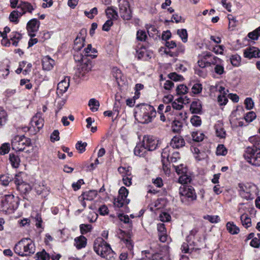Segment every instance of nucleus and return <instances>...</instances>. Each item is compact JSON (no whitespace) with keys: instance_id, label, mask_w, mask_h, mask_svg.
<instances>
[{"instance_id":"nucleus-18","label":"nucleus","mask_w":260,"mask_h":260,"mask_svg":"<svg viewBox=\"0 0 260 260\" xmlns=\"http://www.w3.org/2000/svg\"><path fill=\"white\" fill-rule=\"evenodd\" d=\"M170 145L174 148H179L185 145V141L181 137L175 136L172 139Z\"/></svg>"},{"instance_id":"nucleus-53","label":"nucleus","mask_w":260,"mask_h":260,"mask_svg":"<svg viewBox=\"0 0 260 260\" xmlns=\"http://www.w3.org/2000/svg\"><path fill=\"white\" fill-rule=\"evenodd\" d=\"M173 167L178 174H184L187 172V169L186 167H184L183 164H180L178 166H173Z\"/></svg>"},{"instance_id":"nucleus-56","label":"nucleus","mask_w":260,"mask_h":260,"mask_svg":"<svg viewBox=\"0 0 260 260\" xmlns=\"http://www.w3.org/2000/svg\"><path fill=\"white\" fill-rule=\"evenodd\" d=\"M22 173L20 172L17 174L13 179L14 182L17 186L24 182L22 177Z\"/></svg>"},{"instance_id":"nucleus-30","label":"nucleus","mask_w":260,"mask_h":260,"mask_svg":"<svg viewBox=\"0 0 260 260\" xmlns=\"http://www.w3.org/2000/svg\"><path fill=\"white\" fill-rule=\"evenodd\" d=\"M212 56V54L210 52L205 51L199 55V60L205 62L207 65H210L209 58Z\"/></svg>"},{"instance_id":"nucleus-27","label":"nucleus","mask_w":260,"mask_h":260,"mask_svg":"<svg viewBox=\"0 0 260 260\" xmlns=\"http://www.w3.org/2000/svg\"><path fill=\"white\" fill-rule=\"evenodd\" d=\"M129 202V199H124L123 197L118 196L116 199H114V205L115 207L121 208L123 207L124 204H128Z\"/></svg>"},{"instance_id":"nucleus-1","label":"nucleus","mask_w":260,"mask_h":260,"mask_svg":"<svg viewBox=\"0 0 260 260\" xmlns=\"http://www.w3.org/2000/svg\"><path fill=\"white\" fill-rule=\"evenodd\" d=\"M14 251L21 256H30L36 251L35 245L29 238L22 239L14 247Z\"/></svg>"},{"instance_id":"nucleus-49","label":"nucleus","mask_w":260,"mask_h":260,"mask_svg":"<svg viewBox=\"0 0 260 260\" xmlns=\"http://www.w3.org/2000/svg\"><path fill=\"white\" fill-rule=\"evenodd\" d=\"M227 152V149L223 145H219L217 147L216 154L217 155H225Z\"/></svg>"},{"instance_id":"nucleus-40","label":"nucleus","mask_w":260,"mask_h":260,"mask_svg":"<svg viewBox=\"0 0 260 260\" xmlns=\"http://www.w3.org/2000/svg\"><path fill=\"white\" fill-rule=\"evenodd\" d=\"M87 144L86 142H82V141H78L76 144V148L80 153H83L86 150V147Z\"/></svg>"},{"instance_id":"nucleus-24","label":"nucleus","mask_w":260,"mask_h":260,"mask_svg":"<svg viewBox=\"0 0 260 260\" xmlns=\"http://www.w3.org/2000/svg\"><path fill=\"white\" fill-rule=\"evenodd\" d=\"M98 195V192L95 190H90L87 191H84L81 194L84 199L88 201L93 200Z\"/></svg>"},{"instance_id":"nucleus-17","label":"nucleus","mask_w":260,"mask_h":260,"mask_svg":"<svg viewBox=\"0 0 260 260\" xmlns=\"http://www.w3.org/2000/svg\"><path fill=\"white\" fill-rule=\"evenodd\" d=\"M42 64L44 70L50 71L53 67L54 61L49 56H46L42 58Z\"/></svg>"},{"instance_id":"nucleus-35","label":"nucleus","mask_w":260,"mask_h":260,"mask_svg":"<svg viewBox=\"0 0 260 260\" xmlns=\"http://www.w3.org/2000/svg\"><path fill=\"white\" fill-rule=\"evenodd\" d=\"M84 55L86 57L91 56L92 58H94L96 55L92 53L96 52V50L94 48H92L91 44H88L87 47L84 49Z\"/></svg>"},{"instance_id":"nucleus-19","label":"nucleus","mask_w":260,"mask_h":260,"mask_svg":"<svg viewBox=\"0 0 260 260\" xmlns=\"http://www.w3.org/2000/svg\"><path fill=\"white\" fill-rule=\"evenodd\" d=\"M74 245L77 249H81L86 247L87 244V239L83 236L81 235L74 239Z\"/></svg>"},{"instance_id":"nucleus-21","label":"nucleus","mask_w":260,"mask_h":260,"mask_svg":"<svg viewBox=\"0 0 260 260\" xmlns=\"http://www.w3.org/2000/svg\"><path fill=\"white\" fill-rule=\"evenodd\" d=\"M157 231L159 233L158 236L159 240L162 242H165L167 239V231L164 223L157 224Z\"/></svg>"},{"instance_id":"nucleus-42","label":"nucleus","mask_w":260,"mask_h":260,"mask_svg":"<svg viewBox=\"0 0 260 260\" xmlns=\"http://www.w3.org/2000/svg\"><path fill=\"white\" fill-rule=\"evenodd\" d=\"M248 36L249 38L253 40H256L260 36V26L256 28L254 31L249 32L248 34Z\"/></svg>"},{"instance_id":"nucleus-11","label":"nucleus","mask_w":260,"mask_h":260,"mask_svg":"<svg viewBox=\"0 0 260 260\" xmlns=\"http://www.w3.org/2000/svg\"><path fill=\"white\" fill-rule=\"evenodd\" d=\"M40 24V21L36 19H32L27 23V29L30 37L32 38L36 36V32L39 29Z\"/></svg>"},{"instance_id":"nucleus-51","label":"nucleus","mask_w":260,"mask_h":260,"mask_svg":"<svg viewBox=\"0 0 260 260\" xmlns=\"http://www.w3.org/2000/svg\"><path fill=\"white\" fill-rule=\"evenodd\" d=\"M10 149L9 143H4L0 147V154L5 155L8 153Z\"/></svg>"},{"instance_id":"nucleus-58","label":"nucleus","mask_w":260,"mask_h":260,"mask_svg":"<svg viewBox=\"0 0 260 260\" xmlns=\"http://www.w3.org/2000/svg\"><path fill=\"white\" fill-rule=\"evenodd\" d=\"M256 117V114L254 112H249L244 117L245 120L247 122H251L253 120H254Z\"/></svg>"},{"instance_id":"nucleus-38","label":"nucleus","mask_w":260,"mask_h":260,"mask_svg":"<svg viewBox=\"0 0 260 260\" xmlns=\"http://www.w3.org/2000/svg\"><path fill=\"white\" fill-rule=\"evenodd\" d=\"M177 34L181 39L182 41L185 43L187 41L188 34L186 29H178Z\"/></svg>"},{"instance_id":"nucleus-64","label":"nucleus","mask_w":260,"mask_h":260,"mask_svg":"<svg viewBox=\"0 0 260 260\" xmlns=\"http://www.w3.org/2000/svg\"><path fill=\"white\" fill-rule=\"evenodd\" d=\"M50 141L52 142H54L56 141H58L59 139V132L57 130H55L51 134L50 137Z\"/></svg>"},{"instance_id":"nucleus-3","label":"nucleus","mask_w":260,"mask_h":260,"mask_svg":"<svg viewBox=\"0 0 260 260\" xmlns=\"http://www.w3.org/2000/svg\"><path fill=\"white\" fill-rule=\"evenodd\" d=\"M18 198L13 194H7L0 201V211L12 212L18 206Z\"/></svg>"},{"instance_id":"nucleus-45","label":"nucleus","mask_w":260,"mask_h":260,"mask_svg":"<svg viewBox=\"0 0 260 260\" xmlns=\"http://www.w3.org/2000/svg\"><path fill=\"white\" fill-rule=\"evenodd\" d=\"M190 122L193 126H199L202 123L201 118L199 116L194 115L191 118Z\"/></svg>"},{"instance_id":"nucleus-36","label":"nucleus","mask_w":260,"mask_h":260,"mask_svg":"<svg viewBox=\"0 0 260 260\" xmlns=\"http://www.w3.org/2000/svg\"><path fill=\"white\" fill-rule=\"evenodd\" d=\"M74 58L76 62L87 61V57L79 52V51H75Z\"/></svg>"},{"instance_id":"nucleus-23","label":"nucleus","mask_w":260,"mask_h":260,"mask_svg":"<svg viewBox=\"0 0 260 260\" xmlns=\"http://www.w3.org/2000/svg\"><path fill=\"white\" fill-rule=\"evenodd\" d=\"M85 37H79L77 36L74 40L73 49L74 51H80L84 45Z\"/></svg>"},{"instance_id":"nucleus-37","label":"nucleus","mask_w":260,"mask_h":260,"mask_svg":"<svg viewBox=\"0 0 260 260\" xmlns=\"http://www.w3.org/2000/svg\"><path fill=\"white\" fill-rule=\"evenodd\" d=\"M191 136L193 141L197 142L202 141L204 138V135L199 132H193L192 133Z\"/></svg>"},{"instance_id":"nucleus-16","label":"nucleus","mask_w":260,"mask_h":260,"mask_svg":"<svg viewBox=\"0 0 260 260\" xmlns=\"http://www.w3.org/2000/svg\"><path fill=\"white\" fill-rule=\"evenodd\" d=\"M18 9H21V12L19 14L23 15L27 12L28 13H31L32 11L34 10L33 6L31 4L26 2H20L17 6Z\"/></svg>"},{"instance_id":"nucleus-39","label":"nucleus","mask_w":260,"mask_h":260,"mask_svg":"<svg viewBox=\"0 0 260 260\" xmlns=\"http://www.w3.org/2000/svg\"><path fill=\"white\" fill-rule=\"evenodd\" d=\"M230 60L233 66L238 67L240 64L241 57L238 54H235L231 56Z\"/></svg>"},{"instance_id":"nucleus-4","label":"nucleus","mask_w":260,"mask_h":260,"mask_svg":"<svg viewBox=\"0 0 260 260\" xmlns=\"http://www.w3.org/2000/svg\"><path fill=\"white\" fill-rule=\"evenodd\" d=\"M179 194L182 203L186 205H190L197 200V194L194 188L191 186H184L180 187Z\"/></svg>"},{"instance_id":"nucleus-31","label":"nucleus","mask_w":260,"mask_h":260,"mask_svg":"<svg viewBox=\"0 0 260 260\" xmlns=\"http://www.w3.org/2000/svg\"><path fill=\"white\" fill-rule=\"evenodd\" d=\"M88 106L90 107L91 111L94 112L98 110L100 107V103L95 99H91L88 102Z\"/></svg>"},{"instance_id":"nucleus-7","label":"nucleus","mask_w":260,"mask_h":260,"mask_svg":"<svg viewBox=\"0 0 260 260\" xmlns=\"http://www.w3.org/2000/svg\"><path fill=\"white\" fill-rule=\"evenodd\" d=\"M94 250L102 257H106L112 252V249L109 244L103 239L96 240L94 243Z\"/></svg>"},{"instance_id":"nucleus-2","label":"nucleus","mask_w":260,"mask_h":260,"mask_svg":"<svg viewBox=\"0 0 260 260\" xmlns=\"http://www.w3.org/2000/svg\"><path fill=\"white\" fill-rule=\"evenodd\" d=\"M238 191L240 196L247 200H253L257 193L255 185L250 183H239Z\"/></svg>"},{"instance_id":"nucleus-12","label":"nucleus","mask_w":260,"mask_h":260,"mask_svg":"<svg viewBox=\"0 0 260 260\" xmlns=\"http://www.w3.org/2000/svg\"><path fill=\"white\" fill-rule=\"evenodd\" d=\"M35 189L37 194L42 195L44 197L47 196L50 191V188L47 186L44 181H41L35 183Z\"/></svg>"},{"instance_id":"nucleus-44","label":"nucleus","mask_w":260,"mask_h":260,"mask_svg":"<svg viewBox=\"0 0 260 260\" xmlns=\"http://www.w3.org/2000/svg\"><path fill=\"white\" fill-rule=\"evenodd\" d=\"M249 141L253 144L251 147L259 148L260 147V137L258 136H253L249 138Z\"/></svg>"},{"instance_id":"nucleus-10","label":"nucleus","mask_w":260,"mask_h":260,"mask_svg":"<svg viewBox=\"0 0 260 260\" xmlns=\"http://www.w3.org/2000/svg\"><path fill=\"white\" fill-rule=\"evenodd\" d=\"M142 143L148 151L154 150L158 146V140L151 136H145Z\"/></svg>"},{"instance_id":"nucleus-15","label":"nucleus","mask_w":260,"mask_h":260,"mask_svg":"<svg viewBox=\"0 0 260 260\" xmlns=\"http://www.w3.org/2000/svg\"><path fill=\"white\" fill-rule=\"evenodd\" d=\"M44 119L42 117V113L38 112L34 116L31 121V124L33 127H36L38 129L42 128L44 125Z\"/></svg>"},{"instance_id":"nucleus-34","label":"nucleus","mask_w":260,"mask_h":260,"mask_svg":"<svg viewBox=\"0 0 260 260\" xmlns=\"http://www.w3.org/2000/svg\"><path fill=\"white\" fill-rule=\"evenodd\" d=\"M65 92V85L64 83V80L60 82L57 85L56 93L59 98L63 96L64 93Z\"/></svg>"},{"instance_id":"nucleus-61","label":"nucleus","mask_w":260,"mask_h":260,"mask_svg":"<svg viewBox=\"0 0 260 260\" xmlns=\"http://www.w3.org/2000/svg\"><path fill=\"white\" fill-rule=\"evenodd\" d=\"M7 113L4 110H0V127L6 121Z\"/></svg>"},{"instance_id":"nucleus-41","label":"nucleus","mask_w":260,"mask_h":260,"mask_svg":"<svg viewBox=\"0 0 260 260\" xmlns=\"http://www.w3.org/2000/svg\"><path fill=\"white\" fill-rule=\"evenodd\" d=\"M191 180L190 176L186 174V173L182 174L178 179V182L181 184H187L189 183Z\"/></svg>"},{"instance_id":"nucleus-13","label":"nucleus","mask_w":260,"mask_h":260,"mask_svg":"<svg viewBox=\"0 0 260 260\" xmlns=\"http://www.w3.org/2000/svg\"><path fill=\"white\" fill-rule=\"evenodd\" d=\"M140 110L143 113V117L145 118V123H148L151 121V117L149 115L148 111L153 112L154 111V109L153 107L147 104H143L140 106Z\"/></svg>"},{"instance_id":"nucleus-43","label":"nucleus","mask_w":260,"mask_h":260,"mask_svg":"<svg viewBox=\"0 0 260 260\" xmlns=\"http://www.w3.org/2000/svg\"><path fill=\"white\" fill-rule=\"evenodd\" d=\"M168 77L170 80L174 81H182L183 79V76L177 74L175 72L169 74Z\"/></svg>"},{"instance_id":"nucleus-48","label":"nucleus","mask_w":260,"mask_h":260,"mask_svg":"<svg viewBox=\"0 0 260 260\" xmlns=\"http://www.w3.org/2000/svg\"><path fill=\"white\" fill-rule=\"evenodd\" d=\"M37 260H48L49 258V254L44 250L36 254Z\"/></svg>"},{"instance_id":"nucleus-63","label":"nucleus","mask_w":260,"mask_h":260,"mask_svg":"<svg viewBox=\"0 0 260 260\" xmlns=\"http://www.w3.org/2000/svg\"><path fill=\"white\" fill-rule=\"evenodd\" d=\"M191 89L194 94H198L200 93L202 90V85L201 84L196 83L193 85Z\"/></svg>"},{"instance_id":"nucleus-60","label":"nucleus","mask_w":260,"mask_h":260,"mask_svg":"<svg viewBox=\"0 0 260 260\" xmlns=\"http://www.w3.org/2000/svg\"><path fill=\"white\" fill-rule=\"evenodd\" d=\"M217 101L220 105H225L228 102V99L224 95L219 94L218 95Z\"/></svg>"},{"instance_id":"nucleus-52","label":"nucleus","mask_w":260,"mask_h":260,"mask_svg":"<svg viewBox=\"0 0 260 260\" xmlns=\"http://www.w3.org/2000/svg\"><path fill=\"white\" fill-rule=\"evenodd\" d=\"M147 38L145 31L139 30L137 32V39L140 41H144Z\"/></svg>"},{"instance_id":"nucleus-25","label":"nucleus","mask_w":260,"mask_h":260,"mask_svg":"<svg viewBox=\"0 0 260 260\" xmlns=\"http://www.w3.org/2000/svg\"><path fill=\"white\" fill-rule=\"evenodd\" d=\"M112 73L113 76L115 78L118 84L120 81H124V77L120 69L117 67H113L112 68Z\"/></svg>"},{"instance_id":"nucleus-29","label":"nucleus","mask_w":260,"mask_h":260,"mask_svg":"<svg viewBox=\"0 0 260 260\" xmlns=\"http://www.w3.org/2000/svg\"><path fill=\"white\" fill-rule=\"evenodd\" d=\"M17 189L22 193L25 194L29 191H30L31 189V186L25 182H23L20 184H19L18 186H17Z\"/></svg>"},{"instance_id":"nucleus-9","label":"nucleus","mask_w":260,"mask_h":260,"mask_svg":"<svg viewBox=\"0 0 260 260\" xmlns=\"http://www.w3.org/2000/svg\"><path fill=\"white\" fill-rule=\"evenodd\" d=\"M92 65L91 61L89 60L86 61L83 63H81L78 67L76 75L78 77L82 78H84L87 73L91 71Z\"/></svg>"},{"instance_id":"nucleus-46","label":"nucleus","mask_w":260,"mask_h":260,"mask_svg":"<svg viewBox=\"0 0 260 260\" xmlns=\"http://www.w3.org/2000/svg\"><path fill=\"white\" fill-rule=\"evenodd\" d=\"M92 226L90 224H81L80 225V230L82 234H85L90 232Z\"/></svg>"},{"instance_id":"nucleus-62","label":"nucleus","mask_w":260,"mask_h":260,"mask_svg":"<svg viewBox=\"0 0 260 260\" xmlns=\"http://www.w3.org/2000/svg\"><path fill=\"white\" fill-rule=\"evenodd\" d=\"M159 219L161 221L167 222L169 221L171 218L169 214L166 212H162L159 215Z\"/></svg>"},{"instance_id":"nucleus-20","label":"nucleus","mask_w":260,"mask_h":260,"mask_svg":"<svg viewBox=\"0 0 260 260\" xmlns=\"http://www.w3.org/2000/svg\"><path fill=\"white\" fill-rule=\"evenodd\" d=\"M148 151L147 148L144 146L143 143L138 144L134 149V153L136 155L140 157H144Z\"/></svg>"},{"instance_id":"nucleus-50","label":"nucleus","mask_w":260,"mask_h":260,"mask_svg":"<svg viewBox=\"0 0 260 260\" xmlns=\"http://www.w3.org/2000/svg\"><path fill=\"white\" fill-rule=\"evenodd\" d=\"M187 87L184 84H180L176 88V93L177 94H184L187 92Z\"/></svg>"},{"instance_id":"nucleus-22","label":"nucleus","mask_w":260,"mask_h":260,"mask_svg":"<svg viewBox=\"0 0 260 260\" xmlns=\"http://www.w3.org/2000/svg\"><path fill=\"white\" fill-rule=\"evenodd\" d=\"M202 108L201 102L197 100L191 103L190 110L192 113L200 114L202 113Z\"/></svg>"},{"instance_id":"nucleus-59","label":"nucleus","mask_w":260,"mask_h":260,"mask_svg":"<svg viewBox=\"0 0 260 260\" xmlns=\"http://www.w3.org/2000/svg\"><path fill=\"white\" fill-rule=\"evenodd\" d=\"M128 193V190L124 186L121 187L119 190L118 197H123L124 199H127V196Z\"/></svg>"},{"instance_id":"nucleus-28","label":"nucleus","mask_w":260,"mask_h":260,"mask_svg":"<svg viewBox=\"0 0 260 260\" xmlns=\"http://www.w3.org/2000/svg\"><path fill=\"white\" fill-rule=\"evenodd\" d=\"M226 226L228 232L232 235L237 234L240 232L239 228L234 224L233 222H228L226 223Z\"/></svg>"},{"instance_id":"nucleus-26","label":"nucleus","mask_w":260,"mask_h":260,"mask_svg":"<svg viewBox=\"0 0 260 260\" xmlns=\"http://www.w3.org/2000/svg\"><path fill=\"white\" fill-rule=\"evenodd\" d=\"M9 160L13 168H17L19 166L20 159L17 155L10 153L9 154Z\"/></svg>"},{"instance_id":"nucleus-32","label":"nucleus","mask_w":260,"mask_h":260,"mask_svg":"<svg viewBox=\"0 0 260 260\" xmlns=\"http://www.w3.org/2000/svg\"><path fill=\"white\" fill-rule=\"evenodd\" d=\"M240 219L242 225L246 229L251 226V218L247 214H242L240 217Z\"/></svg>"},{"instance_id":"nucleus-55","label":"nucleus","mask_w":260,"mask_h":260,"mask_svg":"<svg viewBox=\"0 0 260 260\" xmlns=\"http://www.w3.org/2000/svg\"><path fill=\"white\" fill-rule=\"evenodd\" d=\"M244 104L247 110L252 109L254 106V102L251 98H247L244 101Z\"/></svg>"},{"instance_id":"nucleus-54","label":"nucleus","mask_w":260,"mask_h":260,"mask_svg":"<svg viewBox=\"0 0 260 260\" xmlns=\"http://www.w3.org/2000/svg\"><path fill=\"white\" fill-rule=\"evenodd\" d=\"M137 57L139 59L143 58L145 55H147L146 49L144 47H141L140 48L136 50Z\"/></svg>"},{"instance_id":"nucleus-33","label":"nucleus","mask_w":260,"mask_h":260,"mask_svg":"<svg viewBox=\"0 0 260 260\" xmlns=\"http://www.w3.org/2000/svg\"><path fill=\"white\" fill-rule=\"evenodd\" d=\"M19 12L18 10H14L13 11L10 16H9V20L11 22H14L15 23H17L19 21L18 18L19 17L22 16V14H19Z\"/></svg>"},{"instance_id":"nucleus-6","label":"nucleus","mask_w":260,"mask_h":260,"mask_svg":"<svg viewBox=\"0 0 260 260\" xmlns=\"http://www.w3.org/2000/svg\"><path fill=\"white\" fill-rule=\"evenodd\" d=\"M30 139L24 136H16L11 141L12 148L16 151H22L24 150L26 147L31 145Z\"/></svg>"},{"instance_id":"nucleus-8","label":"nucleus","mask_w":260,"mask_h":260,"mask_svg":"<svg viewBox=\"0 0 260 260\" xmlns=\"http://www.w3.org/2000/svg\"><path fill=\"white\" fill-rule=\"evenodd\" d=\"M119 13L124 20H129L132 17L130 5L127 1H123L119 5Z\"/></svg>"},{"instance_id":"nucleus-57","label":"nucleus","mask_w":260,"mask_h":260,"mask_svg":"<svg viewBox=\"0 0 260 260\" xmlns=\"http://www.w3.org/2000/svg\"><path fill=\"white\" fill-rule=\"evenodd\" d=\"M195 74L200 77H205L207 75V71L206 69L196 68L194 69Z\"/></svg>"},{"instance_id":"nucleus-14","label":"nucleus","mask_w":260,"mask_h":260,"mask_svg":"<svg viewBox=\"0 0 260 260\" xmlns=\"http://www.w3.org/2000/svg\"><path fill=\"white\" fill-rule=\"evenodd\" d=\"M244 56L249 59L259 58L260 57V50L255 47L247 48L244 51Z\"/></svg>"},{"instance_id":"nucleus-5","label":"nucleus","mask_w":260,"mask_h":260,"mask_svg":"<svg viewBox=\"0 0 260 260\" xmlns=\"http://www.w3.org/2000/svg\"><path fill=\"white\" fill-rule=\"evenodd\" d=\"M244 157L251 165L260 166V148L248 147L244 153Z\"/></svg>"},{"instance_id":"nucleus-47","label":"nucleus","mask_w":260,"mask_h":260,"mask_svg":"<svg viewBox=\"0 0 260 260\" xmlns=\"http://www.w3.org/2000/svg\"><path fill=\"white\" fill-rule=\"evenodd\" d=\"M182 127V122L178 120H174L172 124L173 131L175 133H178Z\"/></svg>"}]
</instances>
